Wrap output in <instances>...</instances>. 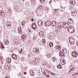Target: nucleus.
<instances>
[{
	"label": "nucleus",
	"mask_w": 78,
	"mask_h": 78,
	"mask_svg": "<svg viewBox=\"0 0 78 78\" xmlns=\"http://www.w3.org/2000/svg\"><path fill=\"white\" fill-rule=\"evenodd\" d=\"M33 50L34 52H35V53H38L39 51V49L37 48H34Z\"/></svg>",
	"instance_id": "nucleus-8"
},
{
	"label": "nucleus",
	"mask_w": 78,
	"mask_h": 78,
	"mask_svg": "<svg viewBox=\"0 0 78 78\" xmlns=\"http://www.w3.org/2000/svg\"><path fill=\"white\" fill-rule=\"evenodd\" d=\"M8 61L9 62L11 61V59L9 58H8Z\"/></svg>",
	"instance_id": "nucleus-25"
},
{
	"label": "nucleus",
	"mask_w": 78,
	"mask_h": 78,
	"mask_svg": "<svg viewBox=\"0 0 78 78\" xmlns=\"http://www.w3.org/2000/svg\"><path fill=\"white\" fill-rule=\"evenodd\" d=\"M48 55H47V57H48V58H49V57Z\"/></svg>",
	"instance_id": "nucleus-58"
},
{
	"label": "nucleus",
	"mask_w": 78,
	"mask_h": 78,
	"mask_svg": "<svg viewBox=\"0 0 78 78\" xmlns=\"http://www.w3.org/2000/svg\"><path fill=\"white\" fill-rule=\"evenodd\" d=\"M52 1H49V3H51V2Z\"/></svg>",
	"instance_id": "nucleus-57"
},
{
	"label": "nucleus",
	"mask_w": 78,
	"mask_h": 78,
	"mask_svg": "<svg viewBox=\"0 0 78 78\" xmlns=\"http://www.w3.org/2000/svg\"><path fill=\"white\" fill-rule=\"evenodd\" d=\"M75 67L71 68L70 71L69 72V73H70V72L71 71H73L75 70Z\"/></svg>",
	"instance_id": "nucleus-22"
},
{
	"label": "nucleus",
	"mask_w": 78,
	"mask_h": 78,
	"mask_svg": "<svg viewBox=\"0 0 78 78\" xmlns=\"http://www.w3.org/2000/svg\"><path fill=\"white\" fill-rule=\"evenodd\" d=\"M68 31H69V33H70V32L69 30H68Z\"/></svg>",
	"instance_id": "nucleus-59"
},
{
	"label": "nucleus",
	"mask_w": 78,
	"mask_h": 78,
	"mask_svg": "<svg viewBox=\"0 0 78 78\" xmlns=\"http://www.w3.org/2000/svg\"><path fill=\"white\" fill-rule=\"evenodd\" d=\"M70 3L71 5H75V1L72 0L70 1Z\"/></svg>",
	"instance_id": "nucleus-12"
},
{
	"label": "nucleus",
	"mask_w": 78,
	"mask_h": 78,
	"mask_svg": "<svg viewBox=\"0 0 78 78\" xmlns=\"http://www.w3.org/2000/svg\"><path fill=\"white\" fill-rule=\"evenodd\" d=\"M63 50V53H67V50L66 49H65Z\"/></svg>",
	"instance_id": "nucleus-24"
},
{
	"label": "nucleus",
	"mask_w": 78,
	"mask_h": 78,
	"mask_svg": "<svg viewBox=\"0 0 78 78\" xmlns=\"http://www.w3.org/2000/svg\"><path fill=\"white\" fill-rule=\"evenodd\" d=\"M39 36H41V37H42V36H44V32H43V31H41L39 33Z\"/></svg>",
	"instance_id": "nucleus-10"
},
{
	"label": "nucleus",
	"mask_w": 78,
	"mask_h": 78,
	"mask_svg": "<svg viewBox=\"0 0 78 78\" xmlns=\"http://www.w3.org/2000/svg\"><path fill=\"white\" fill-rule=\"evenodd\" d=\"M52 60L53 61H54V62H55V61H56V59H55V57H52Z\"/></svg>",
	"instance_id": "nucleus-26"
},
{
	"label": "nucleus",
	"mask_w": 78,
	"mask_h": 78,
	"mask_svg": "<svg viewBox=\"0 0 78 78\" xmlns=\"http://www.w3.org/2000/svg\"><path fill=\"white\" fill-rule=\"evenodd\" d=\"M9 69H11V66H9Z\"/></svg>",
	"instance_id": "nucleus-56"
},
{
	"label": "nucleus",
	"mask_w": 78,
	"mask_h": 78,
	"mask_svg": "<svg viewBox=\"0 0 78 78\" xmlns=\"http://www.w3.org/2000/svg\"><path fill=\"white\" fill-rule=\"evenodd\" d=\"M70 28V27H68V29H69Z\"/></svg>",
	"instance_id": "nucleus-63"
},
{
	"label": "nucleus",
	"mask_w": 78,
	"mask_h": 78,
	"mask_svg": "<svg viewBox=\"0 0 78 78\" xmlns=\"http://www.w3.org/2000/svg\"><path fill=\"white\" fill-rule=\"evenodd\" d=\"M18 31H20V30H22V29H21V28L19 27L18 28Z\"/></svg>",
	"instance_id": "nucleus-35"
},
{
	"label": "nucleus",
	"mask_w": 78,
	"mask_h": 78,
	"mask_svg": "<svg viewBox=\"0 0 78 78\" xmlns=\"http://www.w3.org/2000/svg\"><path fill=\"white\" fill-rule=\"evenodd\" d=\"M49 58H51V55H49Z\"/></svg>",
	"instance_id": "nucleus-54"
},
{
	"label": "nucleus",
	"mask_w": 78,
	"mask_h": 78,
	"mask_svg": "<svg viewBox=\"0 0 78 78\" xmlns=\"http://www.w3.org/2000/svg\"><path fill=\"white\" fill-rule=\"evenodd\" d=\"M31 30H29V34H30V33H31Z\"/></svg>",
	"instance_id": "nucleus-43"
},
{
	"label": "nucleus",
	"mask_w": 78,
	"mask_h": 78,
	"mask_svg": "<svg viewBox=\"0 0 78 78\" xmlns=\"http://www.w3.org/2000/svg\"><path fill=\"white\" fill-rule=\"evenodd\" d=\"M46 77H47V78H49V77H50V76L48 74H46Z\"/></svg>",
	"instance_id": "nucleus-33"
},
{
	"label": "nucleus",
	"mask_w": 78,
	"mask_h": 78,
	"mask_svg": "<svg viewBox=\"0 0 78 78\" xmlns=\"http://www.w3.org/2000/svg\"><path fill=\"white\" fill-rule=\"evenodd\" d=\"M52 73H53L50 71H49L48 73H49L50 74H51V75H52Z\"/></svg>",
	"instance_id": "nucleus-42"
},
{
	"label": "nucleus",
	"mask_w": 78,
	"mask_h": 78,
	"mask_svg": "<svg viewBox=\"0 0 78 78\" xmlns=\"http://www.w3.org/2000/svg\"><path fill=\"white\" fill-rule=\"evenodd\" d=\"M21 59H22V60L23 61H24V59H25V58H23V57H22L21 58Z\"/></svg>",
	"instance_id": "nucleus-37"
},
{
	"label": "nucleus",
	"mask_w": 78,
	"mask_h": 78,
	"mask_svg": "<svg viewBox=\"0 0 78 78\" xmlns=\"http://www.w3.org/2000/svg\"><path fill=\"white\" fill-rule=\"evenodd\" d=\"M2 16V17H5V13L3 12H2L1 14L0 15Z\"/></svg>",
	"instance_id": "nucleus-18"
},
{
	"label": "nucleus",
	"mask_w": 78,
	"mask_h": 78,
	"mask_svg": "<svg viewBox=\"0 0 78 78\" xmlns=\"http://www.w3.org/2000/svg\"><path fill=\"white\" fill-rule=\"evenodd\" d=\"M18 32L20 34H22V30H19V31H18Z\"/></svg>",
	"instance_id": "nucleus-29"
},
{
	"label": "nucleus",
	"mask_w": 78,
	"mask_h": 78,
	"mask_svg": "<svg viewBox=\"0 0 78 78\" xmlns=\"http://www.w3.org/2000/svg\"><path fill=\"white\" fill-rule=\"evenodd\" d=\"M57 67L58 69H62V66H61V65L60 64H59L57 66Z\"/></svg>",
	"instance_id": "nucleus-16"
},
{
	"label": "nucleus",
	"mask_w": 78,
	"mask_h": 78,
	"mask_svg": "<svg viewBox=\"0 0 78 78\" xmlns=\"http://www.w3.org/2000/svg\"><path fill=\"white\" fill-rule=\"evenodd\" d=\"M6 25L8 29H10L11 28V23L10 22H8L7 23Z\"/></svg>",
	"instance_id": "nucleus-5"
},
{
	"label": "nucleus",
	"mask_w": 78,
	"mask_h": 78,
	"mask_svg": "<svg viewBox=\"0 0 78 78\" xmlns=\"http://www.w3.org/2000/svg\"><path fill=\"white\" fill-rule=\"evenodd\" d=\"M42 41L43 42H44V44H45V43H46V42L45 41H44V40H42Z\"/></svg>",
	"instance_id": "nucleus-40"
},
{
	"label": "nucleus",
	"mask_w": 78,
	"mask_h": 78,
	"mask_svg": "<svg viewBox=\"0 0 78 78\" xmlns=\"http://www.w3.org/2000/svg\"><path fill=\"white\" fill-rule=\"evenodd\" d=\"M24 25H25V24H23V23H22V25L23 27V26H24Z\"/></svg>",
	"instance_id": "nucleus-47"
},
{
	"label": "nucleus",
	"mask_w": 78,
	"mask_h": 78,
	"mask_svg": "<svg viewBox=\"0 0 78 78\" xmlns=\"http://www.w3.org/2000/svg\"><path fill=\"white\" fill-rule=\"evenodd\" d=\"M38 25L39 26H42L43 25V22L41 20H39L37 22Z\"/></svg>",
	"instance_id": "nucleus-7"
},
{
	"label": "nucleus",
	"mask_w": 78,
	"mask_h": 78,
	"mask_svg": "<svg viewBox=\"0 0 78 78\" xmlns=\"http://www.w3.org/2000/svg\"><path fill=\"white\" fill-rule=\"evenodd\" d=\"M31 20L32 21V22H34V19H33V18H32L31 19Z\"/></svg>",
	"instance_id": "nucleus-45"
},
{
	"label": "nucleus",
	"mask_w": 78,
	"mask_h": 78,
	"mask_svg": "<svg viewBox=\"0 0 78 78\" xmlns=\"http://www.w3.org/2000/svg\"><path fill=\"white\" fill-rule=\"evenodd\" d=\"M23 24H24V25H25V21H23Z\"/></svg>",
	"instance_id": "nucleus-48"
},
{
	"label": "nucleus",
	"mask_w": 78,
	"mask_h": 78,
	"mask_svg": "<svg viewBox=\"0 0 78 78\" xmlns=\"http://www.w3.org/2000/svg\"><path fill=\"white\" fill-rule=\"evenodd\" d=\"M19 51L21 52V53H22V51H23V49L22 48L21 49V50L20 49L19 50Z\"/></svg>",
	"instance_id": "nucleus-32"
},
{
	"label": "nucleus",
	"mask_w": 78,
	"mask_h": 78,
	"mask_svg": "<svg viewBox=\"0 0 78 78\" xmlns=\"http://www.w3.org/2000/svg\"><path fill=\"white\" fill-rule=\"evenodd\" d=\"M24 75H26V74H27V72H24Z\"/></svg>",
	"instance_id": "nucleus-49"
},
{
	"label": "nucleus",
	"mask_w": 78,
	"mask_h": 78,
	"mask_svg": "<svg viewBox=\"0 0 78 78\" xmlns=\"http://www.w3.org/2000/svg\"><path fill=\"white\" fill-rule=\"evenodd\" d=\"M32 26L31 27L32 29H33V30H36V28H37V26H36V23H34L32 24Z\"/></svg>",
	"instance_id": "nucleus-4"
},
{
	"label": "nucleus",
	"mask_w": 78,
	"mask_h": 78,
	"mask_svg": "<svg viewBox=\"0 0 78 78\" xmlns=\"http://www.w3.org/2000/svg\"><path fill=\"white\" fill-rule=\"evenodd\" d=\"M25 1V0H22V2H24Z\"/></svg>",
	"instance_id": "nucleus-52"
},
{
	"label": "nucleus",
	"mask_w": 78,
	"mask_h": 78,
	"mask_svg": "<svg viewBox=\"0 0 78 78\" xmlns=\"http://www.w3.org/2000/svg\"><path fill=\"white\" fill-rule=\"evenodd\" d=\"M1 47L2 49H3L4 48H5V47H4V46H3V45L2 44H1Z\"/></svg>",
	"instance_id": "nucleus-27"
},
{
	"label": "nucleus",
	"mask_w": 78,
	"mask_h": 78,
	"mask_svg": "<svg viewBox=\"0 0 78 78\" xmlns=\"http://www.w3.org/2000/svg\"><path fill=\"white\" fill-rule=\"evenodd\" d=\"M49 45L51 47H52L53 46V43L51 42L49 44Z\"/></svg>",
	"instance_id": "nucleus-21"
},
{
	"label": "nucleus",
	"mask_w": 78,
	"mask_h": 78,
	"mask_svg": "<svg viewBox=\"0 0 78 78\" xmlns=\"http://www.w3.org/2000/svg\"><path fill=\"white\" fill-rule=\"evenodd\" d=\"M61 62L62 63V64L64 65V64H66V62H64V60H62V61H61Z\"/></svg>",
	"instance_id": "nucleus-23"
},
{
	"label": "nucleus",
	"mask_w": 78,
	"mask_h": 78,
	"mask_svg": "<svg viewBox=\"0 0 78 78\" xmlns=\"http://www.w3.org/2000/svg\"><path fill=\"white\" fill-rule=\"evenodd\" d=\"M52 75H56V73H52Z\"/></svg>",
	"instance_id": "nucleus-44"
},
{
	"label": "nucleus",
	"mask_w": 78,
	"mask_h": 78,
	"mask_svg": "<svg viewBox=\"0 0 78 78\" xmlns=\"http://www.w3.org/2000/svg\"><path fill=\"white\" fill-rule=\"evenodd\" d=\"M64 22H60V24L61 26V27H63V26H64Z\"/></svg>",
	"instance_id": "nucleus-20"
},
{
	"label": "nucleus",
	"mask_w": 78,
	"mask_h": 78,
	"mask_svg": "<svg viewBox=\"0 0 78 78\" xmlns=\"http://www.w3.org/2000/svg\"><path fill=\"white\" fill-rule=\"evenodd\" d=\"M75 52L74 51L72 52V56H73L74 58H76V57L78 56V53H77L76 52Z\"/></svg>",
	"instance_id": "nucleus-1"
},
{
	"label": "nucleus",
	"mask_w": 78,
	"mask_h": 78,
	"mask_svg": "<svg viewBox=\"0 0 78 78\" xmlns=\"http://www.w3.org/2000/svg\"><path fill=\"white\" fill-rule=\"evenodd\" d=\"M32 76H35V75L34 74H33V75H32Z\"/></svg>",
	"instance_id": "nucleus-51"
},
{
	"label": "nucleus",
	"mask_w": 78,
	"mask_h": 78,
	"mask_svg": "<svg viewBox=\"0 0 78 78\" xmlns=\"http://www.w3.org/2000/svg\"><path fill=\"white\" fill-rule=\"evenodd\" d=\"M45 10H46V11H48V8H46L45 9Z\"/></svg>",
	"instance_id": "nucleus-39"
},
{
	"label": "nucleus",
	"mask_w": 78,
	"mask_h": 78,
	"mask_svg": "<svg viewBox=\"0 0 78 78\" xmlns=\"http://www.w3.org/2000/svg\"><path fill=\"white\" fill-rule=\"evenodd\" d=\"M69 41L71 44H73L75 43V40H74V39H73V38H69Z\"/></svg>",
	"instance_id": "nucleus-2"
},
{
	"label": "nucleus",
	"mask_w": 78,
	"mask_h": 78,
	"mask_svg": "<svg viewBox=\"0 0 78 78\" xmlns=\"http://www.w3.org/2000/svg\"><path fill=\"white\" fill-rule=\"evenodd\" d=\"M68 26H69V23H64V24L63 26V28H66L68 27Z\"/></svg>",
	"instance_id": "nucleus-6"
},
{
	"label": "nucleus",
	"mask_w": 78,
	"mask_h": 78,
	"mask_svg": "<svg viewBox=\"0 0 78 78\" xmlns=\"http://www.w3.org/2000/svg\"><path fill=\"white\" fill-rule=\"evenodd\" d=\"M43 74H44V75H46V73H45V71H44V72H43Z\"/></svg>",
	"instance_id": "nucleus-41"
},
{
	"label": "nucleus",
	"mask_w": 78,
	"mask_h": 78,
	"mask_svg": "<svg viewBox=\"0 0 78 78\" xmlns=\"http://www.w3.org/2000/svg\"><path fill=\"white\" fill-rule=\"evenodd\" d=\"M56 21H53L52 22L51 25L52 26L54 27V26H55V25H56Z\"/></svg>",
	"instance_id": "nucleus-13"
},
{
	"label": "nucleus",
	"mask_w": 78,
	"mask_h": 78,
	"mask_svg": "<svg viewBox=\"0 0 78 78\" xmlns=\"http://www.w3.org/2000/svg\"><path fill=\"white\" fill-rule=\"evenodd\" d=\"M51 36H53V33H51Z\"/></svg>",
	"instance_id": "nucleus-50"
},
{
	"label": "nucleus",
	"mask_w": 78,
	"mask_h": 78,
	"mask_svg": "<svg viewBox=\"0 0 78 78\" xmlns=\"http://www.w3.org/2000/svg\"><path fill=\"white\" fill-rule=\"evenodd\" d=\"M37 39V37H34V41H36Z\"/></svg>",
	"instance_id": "nucleus-31"
},
{
	"label": "nucleus",
	"mask_w": 78,
	"mask_h": 78,
	"mask_svg": "<svg viewBox=\"0 0 78 78\" xmlns=\"http://www.w3.org/2000/svg\"><path fill=\"white\" fill-rule=\"evenodd\" d=\"M5 45H8V44H9V41L8 40H6L5 41Z\"/></svg>",
	"instance_id": "nucleus-17"
},
{
	"label": "nucleus",
	"mask_w": 78,
	"mask_h": 78,
	"mask_svg": "<svg viewBox=\"0 0 78 78\" xmlns=\"http://www.w3.org/2000/svg\"><path fill=\"white\" fill-rule=\"evenodd\" d=\"M31 76H32V75H33V74L31 73Z\"/></svg>",
	"instance_id": "nucleus-61"
},
{
	"label": "nucleus",
	"mask_w": 78,
	"mask_h": 78,
	"mask_svg": "<svg viewBox=\"0 0 78 78\" xmlns=\"http://www.w3.org/2000/svg\"><path fill=\"white\" fill-rule=\"evenodd\" d=\"M20 20H19V22H20Z\"/></svg>",
	"instance_id": "nucleus-64"
},
{
	"label": "nucleus",
	"mask_w": 78,
	"mask_h": 78,
	"mask_svg": "<svg viewBox=\"0 0 78 78\" xmlns=\"http://www.w3.org/2000/svg\"><path fill=\"white\" fill-rule=\"evenodd\" d=\"M68 22L69 23H73V21L71 19L68 20Z\"/></svg>",
	"instance_id": "nucleus-15"
},
{
	"label": "nucleus",
	"mask_w": 78,
	"mask_h": 78,
	"mask_svg": "<svg viewBox=\"0 0 78 78\" xmlns=\"http://www.w3.org/2000/svg\"><path fill=\"white\" fill-rule=\"evenodd\" d=\"M60 12H64V10H61Z\"/></svg>",
	"instance_id": "nucleus-46"
},
{
	"label": "nucleus",
	"mask_w": 78,
	"mask_h": 78,
	"mask_svg": "<svg viewBox=\"0 0 78 78\" xmlns=\"http://www.w3.org/2000/svg\"><path fill=\"white\" fill-rule=\"evenodd\" d=\"M3 12V10H1V11H0V15Z\"/></svg>",
	"instance_id": "nucleus-36"
},
{
	"label": "nucleus",
	"mask_w": 78,
	"mask_h": 78,
	"mask_svg": "<svg viewBox=\"0 0 78 78\" xmlns=\"http://www.w3.org/2000/svg\"><path fill=\"white\" fill-rule=\"evenodd\" d=\"M77 14V12L76 11L74 10V11L72 12V15L73 16H75Z\"/></svg>",
	"instance_id": "nucleus-9"
},
{
	"label": "nucleus",
	"mask_w": 78,
	"mask_h": 78,
	"mask_svg": "<svg viewBox=\"0 0 78 78\" xmlns=\"http://www.w3.org/2000/svg\"><path fill=\"white\" fill-rule=\"evenodd\" d=\"M54 11H58V9H54Z\"/></svg>",
	"instance_id": "nucleus-38"
},
{
	"label": "nucleus",
	"mask_w": 78,
	"mask_h": 78,
	"mask_svg": "<svg viewBox=\"0 0 78 78\" xmlns=\"http://www.w3.org/2000/svg\"><path fill=\"white\" fill-rule=\"evenodd\" d=\"M24 21V22L25 23V22H26V21Z\"/></svg>",
	"instance_id": "nucleus-62"
},
{
	"label": "nucleus",
	"mask_w": 78,
	"mask_h": 78,
	"mask_svg": "<svg viewBox=\"0 0 78 78\" xmlns=\"http://www.w3.org/2000/svg\"><path fill=\"white\" fill-rule=\"evenodd\" d=\"M43 65H44V66H47V64H46V63L45 64L44 63L43 64Z\"/></svg>",
	"instance_id": "nucleus-53"
},
{
	"label": "nucleus",
	"mask_w": 78,
	"mask_h": 78,
	"mask_svg": "<svg viewBox=\"0 0 78 78\" xmlns=\"http://www.w3.org/2000/svg\"><path fill=\"white\" fill-rule=\"evenodd\" d=\"M37 60H38V58H36L34 62V63H35V64H37V62H38V61Z\"/></svg>",
	"instance_id": "nucleus-19"
},
{
	"label": "nucleus",
	"mask_w": 78,
	"mask_h": 78,
	"mask_svg": "<svg viewBox=\"0 0 78 78\" xmlns=\"http://www.w3.org/2000/svg\"><path fill=\"white\" fill-rule=\"evenodd\" d=\"M22 37L23 39H25L26 38V35L25 34H23L22 36Z\"/></svg>",
	"instance_id": "nucleus-28"
},
{
	"label": "nucleus",
	"mask_w": 78,
	"mask_h": 78,
	"mask_svg": "<svg viewBox=\"0 0 78 78\" xmlns=\"http://www.w3.org/2000/svg\"><path fill=\"white\" fill-rule=\"evenodd\" d=\"M40 2H41V3H44V0H42Z\"/></svg>",
	"instance_id": "nucleus-34"
},
{
	"label": "nucleus",
	"mask_w": 78,
	"mask_h": 78,
	"mask_svg": "<svg viewBox=\"0 0 78 78\" xmlns=\"http://www.w3.org/2000/svg\"><path fill=\"white\" fill-rule=\"evenodd\" d=\"M59 55L61 56H64V53L62 52V51H61L60 52Z\"/></svg>",
	"instance_id": "nucleus-14"
},
{
	"label": "nucleus",
	"mask_w": 78,
	"mask_h": 78,
	"mask_svg": "<svg viewBox=\"0 0 78 78\" xmlns=\"http://www.w3.org/2000/svg\"><path fill=\"white\" fill-rule=\"evenodd\" d=\"M45 24L46 26H47V27H48L50 26V25H51V21L49 20L46 21L45 23Z\"/></svg>",
	"instance_id": "nucleus-3"
},
{
	"label": "nucleus",
	"mask_w": 78,
	"mask_h": 78,
	"mask_svg": "<svg viewBox=\"0 0 78 78\" xmlns=\"http://www.w3.org/2000/svg\"><path fill=\"white\" fill-rule=\"evenodd\" d=\"M72 28H70V29H69V30H70V31H71V30H72Z\"/></svg>",
	"instance_id": "nucleus-60"
},
{
	"label": "nucleus",
	"mask_w": 78,
	"mask_h": 78,
	"mask_svg": "<svg viewBox=\"0 0 78 78\" xmlns=\"http://www.w3.org/2000/svg\"><path fill=\"white\" fill-rule=\"evenodd\" d=\"M49 71H49V70H48V71H47V73H49Z\"/></svg>",
	"instance_id": "nucleus-55"
},
{
	"label": "nucleus",
	"mask_w": 78,
	"mask_h": 78,
	"mask_svg": "<svg viewBox=\"0 0 78 78\" xmlns=\"http://www.w3.org/2000/svg\"><path fill=\"white\" fill-rule=\"evenodd\" d=\"M57 48H58V50H61V46H58Z\"/></svg>",
	"instance_id": "nucleus-30"
},
{
	"label": "nucleus",
	"mask_w": 78,
	"mask_h": 78,
	"mask_svg": "<svg viewBox=\"0 0 78 78\" xmlns=\"http://www.w3.org/2000/svg\"><path fill=\"white\" fill-rule=\"evenodd\" d=\"M12 57L13 59H17V55L16 54H12Z\"/></svg>",
	"instance_id": "nucleus-11"
}]
</instances>
